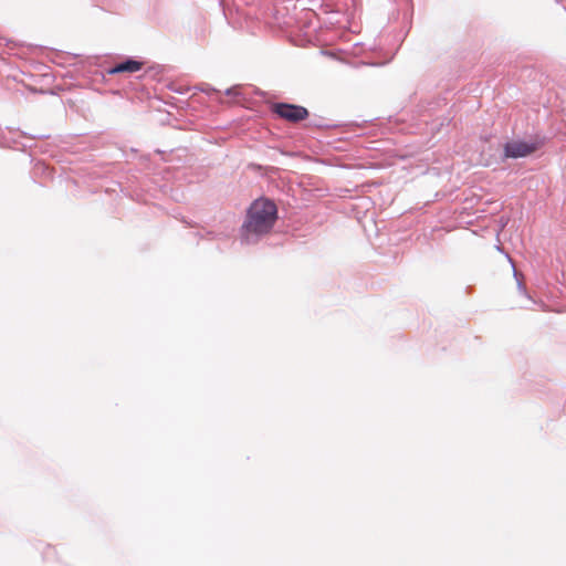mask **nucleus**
I'll use <instances>...</instances> for the list:
<instances>
[{"mask_svg": "<svg viewBox=\"0 0 566 566\" xmlns=\"http://www.w3.org/2000/svg\"><path fill=\"white\" fill-rule=\"evenodd\" d=\"M143 62L135 60H127L125 62L116 64L113 69L109 70V74L116 73H135L142 70Z\"/></svg>", "mask_w": 566, "mask_h": 566, "instance_id": "20e7f679", "label": "nucleus"}, {"mask_svg": "<svg viewBox=\"0 0 566 566\" xmlns=\"http://www.w3.org/2000/svg\"><path fill=\"white\" fill-rule=\"evenodd\" d=\"M277 218V209L274 202L268 199L255 200L243 223V238L247 241L256 239L270 232Z\"/></svg>", "mask_w": 566, "mask_h": 566, "instance_id": "f257e3e1", "label": "nucleus"}, {"mask_svg": "<svg viewBox=\"0 0 566 566\" xmlns=\"http://www.w3.org/2000/svg\"><path fill=\"white\" fill-rule=\"evenodd\" d=\"M54 553H55V551L53 547H51V546L45 547V555H52Z\"/></svg>", "mask_w": 566, "mask_h": 566, "instance_id": "39448f33", "label": "nucleus"}, {"mask_svg": "<svg viewBox=\"0 0 566 566\" xmlns=\"http://www.w3.org/2000/svg\"><path fill=\"white\" fill-rule=\"evenodd\" d=\"M536 150L535 144L525 142H511L504 146V155L506 158H518L531 155Z\"/></svg>", "mask_w": 566, "mask_h": 566, "instance_id": "7ed1b4c3", "label": "nucleus"}, {"mask_svg": "<svg viewBox=\"0 0 566 566\" xmlns=\"http://www.w3.org/2000/svg\"><path fill=\"white\" fill-rule=\"evenodd\" d=\"M273 111L280 117L293 123L304 120L308 116L305 107L292 104H275Z\"/></svg>", "mask_w": 566, "mask_h": 566, "instance_id": "f03ea898", "label": "nucleus"}]
</instances>
